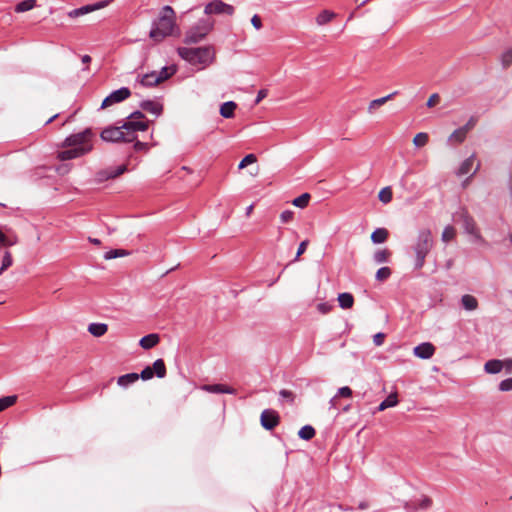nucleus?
I'll list each match as a JSON object with an SVG mask.
<instances>
[{"label":"nucleus","instance_id":"obj_1","mask_svg":"<svg viewBox=\"0 0 512 512\" xmlns=\"http://www.w3.org/2000/svg\"><path fill=\"white\" fill-rule=\"evenodd\" d=\"M93 136L94 134L89 128L68 136L60 145L61 150L57 152V159L67 161L91 152Z\"/></svg>","mask_w":512,"mask_h":512},{"label":"nucleus","instance_id":"obj_2","mask_svg":"<svg viewBox=\"0 0 512 512\" xmlns=\"http://www.w3.org/2000/svg\"><path fill=\"white\" fill-rule=\"evenodd\" d=\"M179 35L180 28L176 21L175 10L169 5L162 7L158 17L152 23L149 38L156 43H160L168 37Z\"/></svg>","mask_w":512,"mask_h":512},{"label":"nucleus","instance_id":"obj_3","mask_svg":"<svg viewBox=\"0 0 512 512\" xmlns=\"http://www.w3.org/2000/svg\"><path fill=\"white\" fill-rule=\"evenodd\" d=\"M179 56L192 65H198L201 69L212 64L216 57L213 46H204L198 48H178Z\"/></svg>","mask_w":512,"mask_h":512},{"label":"nucleus","instance_id":"obj_4","mask_svg":"<svg viewBox=\"0 0 512 512\" xmlns=\"http://www.w3.org/2000/svg\"><path fill=\"white\" fill-rule=\"evenodd\" d=\"M433 247V237L429 229H421L418 232L412 249L416 255L415 267L420 269L423 267L425 258Z\"/></svg>","mask_w":512,"mask_h":512},{"label":"nucleus","instance_id":"obj_5","mask_svg":"<svg viewBox=\"0 0 512 512\" xmlns=\"http://www.w3.org/2000/svg\"><path fill=\"white\" fill-rule=\"evenodd\" d=\"M150 121L146 119L141 111L131 113L127 120L122 123V128L127 131L126 135L132 138V142L136 140L135 132L146 131Z\"/></svg>","mask_w":512,"mask_h":512},{"label":"nucleus","instance_id":"obj_6","mask_svg":"<svg viewBox=\"0 0 512 512\" xmlns=\"http://www.w3.org/2000/svg\"><path fill=\"white\" fill-rule=\"evenodd\" d=\"M175 72V66L163 67L160 72H151L143 75L139 83L144 87L158 85L174 75Z\"/></svg>","mask_w":512,"mask_h":512},{"label":"nucleus","instance_id":"obj_7","mask_svg":"<svg viewBox=\"0 0 512 512\" xmlns=\"http://www.w3.org/2000/svg\"><path fill=\"white\" fill-rule=\"evenodd\" d=\"M212 29L213 24L207 22H199L197 25L191 27L187 31L184 42L186 44L198 43L203 40Z\"/></svg>","mask_w":512,"mask_h":512},{"label":"nucleus","instance_id":"obj_8","mask_svg":"<svg viewBox=\"0 0 512 512\" xmlns=\"http://www.w3.org/2000/svg\"><path fill=\"white\" fill-rule=\"evenodd\" d=\"M127 131L120 126H109L105 128L100 136L106 142H132V138L126 135Z\"/></svg>","mask_w":512,"mask_h":512},{"label":"nucleus","instance_id":"obj_9","mask_svg":"<svg viewBox=\"0 0 512 512\" xmlns=\"http://www.w3.org/2000/svg\"><path fill=\"white\" fill-rule=\"evenodd\" d=\"M204 13L207 15H228L232 16L235 13V8L223 2L222 0H214L208 3L204 8Z\"/></svg>","mask_w":512,"mask_h":512},{"label":"nucleus","instance_id":"obj_10","mask_svg":"<svg viewBox=\"0 0 512 512\" xmlns=\"http://www.w3.org/2000/svg\"><path fill=\"white\" fill-rule=\"evenodd\" d=\"M131 95V91L127 87H122L116 91H113L110 95H108L102 102L101 108L105 109L107 107L112 106L113 104L122 102L129 98Z\"/></svg>","mask_w":512,"mask_h":512},{"label":"nucleus","instance_id":"obj_11","mask_svg":"<svg viewBox=\"0 0 512 512\" xmlns=\"http://www.w3.org/2000/svg\"><path fill=\"white\" fill-rule=\"evenodd\" d=\"M111 0H103L100 2H97L95 4L85 5L80 8L71 10L68 12V16L70 18H77L83 15H86L88 13L94 12L96 10L102 9L107 7L110 4Z\"/></svg>","mask_w":512,"mask_h":512},{"label":"nucleus","instance_id":"obj_12","mask_svg":"<svg viewBox=\"0 0 512 512\" xmlns=\"http://www.w3.org/2000/svg\"><path fill=\"white\" fill-rule=\"evenodd\" d=\"M260 422L264 429L272 430L280 423V417L275 410L266 409L261 413Z\"/></svg>","mask_w":512,"mask_h":512},{"label":"nucleus","instance_id":"obj_13","mask_svg":"<svg viewBox=\"0 0 512 512\" xmlns=\"http://www.w3.org/2000/svg\"><path fill=\"white\" fill-rule=\"evenodd\" d=\"M127 171L125 164L118 166L117 168H107L100 170L96 173L95 179L97 182L102 183L109 179H114Z\"/></svg>","mask_w":512,"mask_h":512},{"label":"nucleus","instance_id":"obj_14","mask_svg":"<svg viewBox=\"0 0 512 512\" xmlns=\"http://www.w3.org/2000/svg\"><path fill=\"white\" fill-rule=\"evenodd\" d=\"M432 506V499L428 496H423L419 500H413L405 504V509L408 512H416L417 510H427Z\"/></svg>","mask_w":512,"mask_h":512},{"label":"nucleus","instance_id":"obj_15","mask_svg":"<svg viewBox=\"0 0 512 512\" xmlns=\"http://www.w3.org/2000/svg\"><path fill=\"white\" fill-rule=\"evenodd\" d=\"M474 163H475V155L473 154L462 162V164L460 165V167L457 171V175L464 176V175L469 174L470 172H472L471 176L474 175L480 168L479 163H477L476 167L473 168Z\"/></svg>","mask_w":512,"mask_h":512},{"label":"nucleus","instance_id":"obj_16","mask_svg":"<svg viewBox=\"0 0 512 512\" xmlns=\"http://www.w3.org/2000/svg\"><path fill=\"white\" fill-rule=\"evenodd\" d=\"M435 353V347L429 342L422 343L414 348V355L421 359H429Z\"/></svg>","mask_w":512,"mask_h":512},{"label":"nucleus","instance_id":"obj_17","mask_svg":"<svg viewBox=\"0 0 512 512\" xmlns=\"http://www.w3.org/2000/svg\"><path fill=\"white\" fill-rule=\"evenodd\" d=\"M201 389L208 393L236 394V389L224 384H205L201 386Z\"/></svg>","mask_w":512,"mask_h":512},{"label":"nucleus","instance_id":"obj_18","mask_svg":"<svg viewBox=\"0 0 512 512\" xmlns=\"http://www.w3.org/2000/svg\"><path fill=\"white\" fill-rule=\"evenodd\" d=\"M460 220L467 233L478 236L476 223L474 219L466 211L461 212Z\"/></svg>","mask_w":512,"mask_h":512},{"label":"nucleus","instance_id":"obj_19","mask_svg":"<svg viewBox=\"0 0 512 512\" xmlns=\"http://www.w3.org/2000/svg\"><path fill=\"white\" fill-rule=\"evenodd\" d=\"M140 108L156 116H159L163 111L162 104L152 100L142 101L140 103Z\"/></svg>","mask_w":512,"mask_h":512},{"label":"nucleus","instance_id":"obj_20","mask_svg":"<svg viewBox=\"0 0 512 512\" xmlns=\"http://www.w3.org/2000/svg\"><path fill=\"white\" fill-rule=\"evenodd\" d=\"M397 93H398L397 91H394L384 97L372 100L369 103L368 108H367L368 113L373 114L376 109H378L379 107H381L382 105H384L385 103L390 101Z\"/></svg>","mask_w":512,"mask_h":512},{"label":"nucleus","instance_id":"obj_21","mask_svg":"<svg viewBox=\"0 0 512 512\" xmlns=\"http://www.w3.org/2000/svg\"><path fill=\"white\" fill-rule=\"evenodd\" d=\"M159 342H160V336L156 333H151V334H148V335L142 337L139 341V345L143 349L148 350V349L155 347Z\"/></svg>","mask_w":512,"mask_h":512},{"label":"nucleus","instance_id":"obj_22","mask_svg":"<svg viewBox=\"0 0 512 512\" xmlns=\"http://www.w3.org/2000/svg\"><path fill=\"white\" fill-rule=\"evenodd\" d=\"M237 107V103L234 101H227L220 106V115L226 119L233 118Z\"/></svg>","mask_w":512,"mask_h":512},{"label":"nucleus","instance_id":"obj_23","mask_svg":"<svg viewBox=\"0 0 512 512\" xmlns=\"http://www.w3.org/2000/svg\"><path fill=\"white\" fill-rule=\"evenodd\" d=\"M337 14L330 10H322L315 18L318 26H324L336 18Z\"/></svg>","mask_w":512,"mask_h":512},{"label":"nucleus","instance_id":"obj_24","mask_svg":"<svg viewBox=\"0 0 512 512\" xmlns=\"http://www.w3.org/2000/svg\"><path fill=\"white\" fill-rule=\"evenodd\" d=\"M108 331V325L105 323H91L88 326V332L94 337H101Z\"/></svg>","mask_w":512,"mask_h":512},{"label":"nucleus","instance_id":"obj_25","mask_svg":"<svg viewBox=\"0 0 512 512\" xmlns=\"http://www.w3.org/2000/svg\"><path fill=\"white\" fill-rule=\"evenodd\" d=\"M504 362L501 360H489L484 365V370L489 374L499 373L503 368Z\"/></svg>","mask_w":512,"mask_h":512},{"label":"nucleus","instance_id":"obj_26","mask_svg":"<svg viewBox=\"0 0 512 512\" xmlns=\"http://www.w3.org/2000/svg\"><path fill=\"white\" fill-rule=\"evenodd\" d=\"M339 306L342 309H350L354 305V297L352 294L344 292L338 295Z\"/></svg>","mask_w":512,"mask_h":512},{"label":"nucleus","instance_id":"obj_27","mask_svg":"<svg viewBox=\"0 0 512 512\" xmlns=\"http://www.w3.org/2000/svg\"><path fill=\"white\" fill-rule=\"evenodd\" d=\"M352 394H353V391L350 387L348 386H344V387H341L338 392H337V395H335L331 400H330V404L332 407L336 408L337 405H338V398L339 397H343V398H350L352 397Z\"/></svg>","mask_w":512,"mask_h":512},{"label":"nucleus","instance_id":"obj_28","mask_svg":"<svg viewBox=\"0 0 512 512\" xmlns=\"http://www.w3.org/2000/svg\"><path fill=\"white\" fill-rule=\"evenodd\" d=\"M389 236V232L385 228H377L375 231L371 234V240L372 242L376 244L384 243Z\"/></svg>","mask_w":512,"mask_h":512},{"label":"nucleus","instance_id":"obj_29","mask_svg":"<svg viewBox=\"0 0 512 512\" xmlns=\"http://www.w3.org/2000/svg\"><path fill=\"white\" fill-rule=\"evenodd\" d=\"M139 379V374L128 373L118 377L117 384L121 387H127L130 384L135 383Z\"/></svg>","mask_w":512,"mask_h":512},{"label":"nucleus","instance_id":"obj_30","mask_svg":"<svg viewBox=\"0 0 512 512\" xmlns=\"http://www.w3.org/2000/svg\"><path fill=\"white\" fill-rule=\"evenodd\" d=\"M467 134L468 133L460 127L450 134L448 140L453 144H461L466 139Z\"/></svg>","mask_w":512,"mask_h":512},{"label":"nucleus","instance_id":"obj_31","mask_svg":"<svg viewBox=\"0 0 512 512\" xmlns=\"http://www.w3.org/2000/svg\"><path fill=\"white\" fill-rule=\"evenodd\" d=\"M398 404L397 393H391L384 401L378 406V411H384L387 408L394 407Z\"/></svg>","mask_w":512,"mask_h":512},{"label":"nucleus","instance_id":"obj_32","mask_svg":"<svg viewBox=\"0 0 512 512\" xmlns=\"http://www.w3.org/2000/svg\"><path fill=\"white\" fill-rule=\"evenodd\" d=\"M151 368L153 369L154 375L158 378H164L166 376L167 370L163 359H157Z\"/></svg>","mask_w":512,"mask_h":512},{"label":"nucleus","instance_id":"obj_33","mask_svg":"<svg viewBox=\"0 0 512 512\" xmlns=\"http://www.w3.org/2000/svg\"><path fill=\"white\" fill-rule=\"evenodd\" d=\"M461 302H462L463 307L466 310L472 311V310L477 309V307H478L477 299L474 296L469 295V294L462 296Z\"/></svg>","mask_w":512,"mask_h":512},{"label":"nucleus","instance_id":"obj_34","mask_svg":"<svg viewBox=\"0 0 512 512\" xmlns=\"http://www.w3.org/2000/svg\"><path fill=\"white\" fill-rule=\"evenodd\" d=\"M392 197H393V192H392L391 187H389V186L384 187L379 191L378 198L384 204L390 203L392 201Z\"/></svg>","mask_w":512,"mask_h":512},{"label":"nucleus","instance_id":"obj_35","mask_svg":"<svg viewBox=\"0 0 512 512\" xmlns=\"http://www.w3.org/2000/svg\"><path fill=\"white\" fill-rule=\"evenodd\" d=\"M311 196L309 193H303L292 201V204L298 208H306L309 204Z\"/></svg>","mask_w":512,"mask_h":512},{"label":"nucleus","instance_id":"obj_36","mask_svg":"<svg viewBox=\"0 0 512 512\" xmlns=\"http://www.w3.org/2000/svg\"><path fill=\"white\" fill-rule=\"evenodd\" d=\"M18 397L16 395H10L0 398V412L13 406L17 402Z\"/></svg>","mask_w":512,"mask_h":512},{"label":"nucleus","instance_id":"obj_37","mask_svg":"<svg viewBox=\"0 0 512 512\" xmlns=\"http://www.w3.org/2000/svg\"><path fill=\"white\" fill-rule=\"evenodd\" d=\"M130 255V252L124 249H113L105 253L104 259L111 260L118 257H125Z\"/></svg>","mask_w":512,"mask_h":512},{"label":"nucleus","instance_id":"obj_38","mask_svg":"<svg viewBox=\"0 0 512 512\" xmlns=\"http://www.w3.org/2000/svg\"><path fill=\"white\" fill-rule=\"evenodd\" d=\"M298 435L303 440H310L315 436V429L310 425L303 426Z\"/></svg>","mask_w":512,"mask_h":512},{"label":"nucleus","instance_id":"obj_39","mask_svg":"<svg viewBox=\"0 0 512 512\" xmlns=\"http://www.w3.org/2000/svg\"><path fill=\"white\" fill-rule=\"evenodd\" d=\"M35 5H36L35 0H24L16 5L15 11L18 13L26 12V11L33 9L35 7Z\"/></svg>","mask_w":512,"mask_h":512},{"label":"nucleus","instance_id":"obj_40","mask_svg":"<svg viewBox=\"0 0 512 512\" xmlns=\"http://www.w3.org/2000/svg\"><path fill=\"white\" fill-rule=\"evenodd\" d=\"M429 141V136L427 133L420 132L417 133L413 138V144L416 147H424Z\"/></svg>","mask_w":512,"mask_h":512},{"label":"nucleus","instance_id":"obj_41","mask_svg":"<svg viewBox=\"0 0 512 512\" xmlns=\"http://www.w3.org/2000/svg\"><path fill=\"white\" fill-rule=\"evenodd\" d=\"M13 264V257L10 251L6 250L3 255L0 275Z\"/></svg>","mask_w":512,"mask_h":512},{"label":"nucleus","instance_id":"obj_42","mask_svg":"<svg viewBox=\"0 0 512 512\" xmlns=\"http://www.w3.org/2000/svg\"><path fill=\"white\" fill-rule=\"evenodd\" d=\"M391 256V252L388 249H382L374 253V260L377 263H384L388 261Z\"/></svg>","mask_w":512,"mask_h":512},{"label":"nucleus","instance_id":"obj_43","mask_svg":"<svg viewBox=\"0 0 512 512\" xmlns=\"http://www.w3.org/2000/svg\"><path fill=\"white\" fill-rule=\"evenodd\" d=\"M501 64L504 69H507L512 64V48L508 49L501 55Z\"/></svg>","mask_w":512,"mask_h":512},{"label":"nucleus","instance_id":"obj_44","mask_svg":"<svg viewBox=\"0 0 512 512\" xmlns=\"http://www.w3.org/2000/svg\"><path fill=\"white\" fill-rule=\"evenodd\" d=\"M456 236V230L453 226H447L445 227L443 233H442V240L444 242H449L454 239Z\"/></svg>","mask_w":512,"mask_h":512},{"label":"nucleus","instance_id":"obj_45","mask_svg":"<svg viewBox=\"0 0 512 512\" xmlns=\"http://www.w3.org/2000/svg\"><path fill=\"white\" fill-rule=\"evenodd\" d=\"M3 241H2V245L3 246H14L18 243L19 239H18V236L16 234H11V235H6L5 233H3Z\"/></svg>","mask_w":512,"mask_h":512},{"label":"nucleus","instance_id":"obj_46","mask_svg":"<svg viewBox=\"0 0 512 512\" xmlns=\"http://www.w3.org/2000/svg\"><path fill=\"white\" fill-rule=\"evenodd\" d=\"M257 162V157L254 154H248L246 155L238 164L239 169H244L250 164H253Z\"/></svg>","mask_w":512,"mask_h":512},{"label":"nucleus","instance_id":"obj_47","mask_svg":"<svg viewBox=\"0 0 512 512\" xmlns=\"http://www.w3.org/2000/svg\"><path fill=\"white\" fill-rule=\"evenodd\" d=\"M391 275V270L389 267H382L380 269H378V271L376 272V279L378 281H385L387 280Z\"/></svg>","mask_w":512,"mask_h":512},{"label":"nucleus","instance_id":"obj_48","mask_svg":"<svg viewBox=\"0 0 512 512\" xmlns=\"http://www.w3.org/2000/svg\"><path fill=\"white\" fill-rule=\"evenodd\" d=\"M294 218V212L291 210H285L280 214V220L282 223H289Z\"/></svg>","mask_w":512,"mask_h":512},{"label":"nucleus","instance_id":"obj_49","mask_svg":"<svg viewBox=\"0 0 512 512\" xmlns=\"http://www.w3.org/2000/svg\"><path fill=\"white\" fill-rule=\"evenodd\" d=\"M154 376L153 369L150 366L145 367L141 374H139V378L141 377L143 380H149Z\"/></svg>","mask_w":512,"mask_h":512},{"label":"nucleus","instance_id":"obj_50","mask_svg":"<svg viewBox=\"0 0 512 512\" xmlns=\"http://www.w3.org/2000/svg\"><path fill=\"white\" fill-rule=\"evenodd\" d=\"M440 102V96L437 93H433L427 100V107L433 108Z\"/></svg>","mask_w":512,"mask_h":512},{"label":"nucleus","instance_id":"obj_51","mask_svg":"<svg viewBox=\"0 0 512 512\" xmlns=\"http://www.w3.org/2000/svg\"><path fill=\"white\" fill-rule=\"evenodd\" d=\"M477 121L478 120L476 117H470L467 123L464 126H462L463 130L469 133L476 126Z\"/></svg>","mask_w":512,"mask_h":512},{"label":"nucleus","instance_id":"obj_52","mask_svg":"<svg viewBox=\"0 0 512 512\" xmlns=\"http://www.w3.org/2000/svg\"><path fill=\"white\" fill-rule=\"evenodd\" d=\"M499 389L501 391H510L512 390V378L505 379L500 382Z\"/></svg>","mask_w":512,"mask_h":512},{"label":"nucleus","instance_id":"obj_53","mask_svg":"<svg viewBox=\"0 0 512 512\" xmlns=\"http://www.w3.org/2000/svg\"><path fill=\"white\" fill-rule=\"evenodd\" d=\"M251 24L256 30H260L263 27L262 19L259 15L255 14L251 18Z\"/></svg>","mask_w":512,"mask_h":512},{"label":"nucleus","instance_id":"obj_54","mask_svg":"<svg viewBox=\"0 0 512 512\" xmlns=\"http://www.w3.org/2000/svg\"><path fill=\"white\" fill-rule=\"evenodd\" d=\"M149 149L148 144L140 141H136L134 144V150L137 152L144 151L147 152Z\"/></svg>","mask_w":512,"mask_h":512},{"label":"nucleus","instance_id":"obj_55","mask_svg":"<svg viewBox=\"0 0 512 512\" xmlns=\"http://www.w3.org/2000/svg\"><path fill=\"white\" fill-rule=\"evenodd\" d=\"M308 244H309L308 240H304L300 243L298 250H297V254H296V260L306 251Z\"/></svg>","mask_w":512,"mask_h":512},{"label":"nucleus","instance_id":"obj_56","mask_svg":"<svg viewBox=\"0 0 512 512\" xmlns=\"http://www.w3.org/2000/svg\"><path fill=\"white\" fill-rule=\"evenodd\" d=\"M384 339H385V334L384 333H377L373 337L374 344L377 345V346L382 345L383 342H384Z\"/></svg>","mask_w":512,"mask_h":512},{"label":"nucleus","instance_id":"obj_57","mask_svg":"<svg viewBox=\"0 0 512 512\" xmlns=\"http://www.w3.org/2000/svg\"><path fill=\"white\" fill-rule=\"evenodd\" d=\"M268 91L266 89H261L258 91L257 97L255 99V104H259L264 98L267 97Z\"/></svg>","mask_w":512,"mask_h":512},{"label":"nucleus","instance_id":"obj_58","mask_svg":"<svg viewBox=\"0 0 512 512\" xmlns=\"http://www.w3.org/2000/svg\"><path fill=\"white\" fill-rule=\"evenodd\" d=\"M280 395L283 397V398H287L289 399L290 401H293L294 400V394L293 392L289 391V390H286V389H283L280 391Z\"/></svg>","mask_w":512,"mask_h":512},{"label":"nucleus","instance_id":"obj_59","mask_svg":"<svg viewBox=\"0 0 512 512\" xmlns=\"http://www.w3.org/2000/svg\"><path fill=\"white\" fill-rule=\"evenodd\" d=\"M318 309L323 313L326 314L330 311L331 307L327 304H319Z\"/></svg>","mask_w":512,"mask_h":512},{"label":"nucleus","instance_id":"obj_60","mask_svg":"<svg viewBox=\"0 0 512 512\" xmlns=\"http://www.w3.org/2000/svg\"><path fill=\"white\" fill-rule=\"evenodd\" d=\"M82 63L85 64V65H88L90 62H91V57L89 55H84L82 56Z\"/></svg>","mask_w":512,"mask_h":512},{"label":"nucleus","instance_id":"obj_61","mask_svg":"<svg viewBox=\"0 0 512 512\" xmlns=\"http://www.w3.org/2000/svg\"><path fill=\"white\" fill-rule=\"evenodd\" d=\"M88 240H89L90 243H92L94 245H97V246L101 244V241L99 239H97V238L89 237Z\"/></svg>","mask_w":512,"mask_h":512},{"label":"nucleus","instance_id":"obj_62","mask_svg":"<svg viewBox=\"0 0 512 512\" xmlns=\"http://www.w3.org/2000/svg\"><path fill=\"white\" fill-rule=\"evenodd\" d=\"M57 171L61 174H64L68 171L67 167L66 166H60Z\"/></svg>","mask_w":512,"mask_h":512},{"label":"nucleus","instance_id":"obj_63","mask_svg":"<svg viewBox=\"0 0 512 512\" xmlns=\"http://www.w3.org/2000/svg\"><path fill=\"white\" fill-rule=\"evenodd\" d=\"M368 507H369V505H368V503H367V502H361V503L359 504V509H361V510H365V509H367Z\"/></svg>","mask_w":512,"mask_h":512},{"label":"nucleus","instance_id":"obj_64","mask_svg":"<svg viewBox=\"0 0 512 512\" xmlns=\"http://www.w3.org/2000/svg\"><path fill=\"white\" fill-rule=\"evenodd\" d=\"M253 208H254V207H253V205H250V206L247 208V210H246V215H247V216H249V215L252 213Z\"/></svg>","mask_w":512,"mask_h":512}]
</instances>
